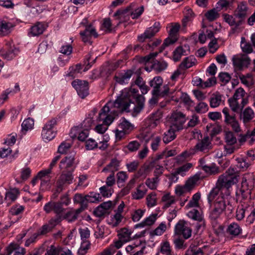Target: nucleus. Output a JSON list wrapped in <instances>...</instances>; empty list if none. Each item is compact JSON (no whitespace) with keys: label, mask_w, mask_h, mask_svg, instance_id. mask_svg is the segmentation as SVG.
<instances>
[{"label":"nucleus","mask_w":255,"mask_h":255,"mask_svg":"<svg viewBox=\"0 0 255 255\" xmlns=\"http://www.w3.org/2000/svg\"><path fill=\"white\" fill-rule=\"evenodd\" d=\"M144 102L145 98L138 93L137 89L133 88L132 83L129 90L123 93L114 102L110 101L103 107L97 119L102 124L97 126L95 130L98 133H104L118 114L124 111L131 112L133 117H136L143 109Z\"/></svg>","instance_id":"nucleus-1"},{"label":"nucleus","mask_w":255,"mask_h":255,"mask_svg":"<svg viewBox=\"0 0 255 255\" xmlns=\"http://www.w3.org/2000/svg\"><path fill=\"white\" fill-rule=\"evenodd\" d=\"M230 198L228 194L223 196L219 194L215 197L213 200H215L213 207L210 212L209 217L211 220H216L223 213L229 214L232 212L234 207L230 202Z\"/></svg>","instance_id":"nucleus-2"},{"label":"nucleus","mask_w":255,"mask_h":255,"mask_svg":"<svg viewBox=\"0 0 255 255\" xmlns=\"http://www.w3.org/2000/svg\"><path fill=\"white\" fill-rule=\"evenodd\" d=\"M238 180L235 177L227 176V174H222L219 177L216 187L213 188L208 195V199L211 202L218 194L224 193L229 195V189L232 185L237 183Z\"/></svg>","instance_id":"nucleus-3"},{"label":"nucleus","mask_w":255,"mask_h":255,"mask_svg":"<svg viewBox=\"0 0 255 255\" xmlns=\"http://www.w3.org/2000/svg\"><path fill=\"white\" fill-rule=\"evenodd\" d=\"M255 185V178L253 175H246L242 179L241 188L237 191L238 198L245 199L250 197Z\"/></svg>","instance_id":"nucleus-4"},{"label":"nucleus","mask_w":255,"mask_h":255,"mask_svg":"<svg viewBox=\"0 0 255 255\" xmlns=\"http://www.w3.org/2000/svg\"><path fill=\"white\" fill-rule=\"evenodd\" d=\"M224 140L225 144L224 148L226 155L231 154L240 148V146L238 144V139L232 131L225 132Z\"/></svg>","instance_id":"nucleus-5"},{"label":"nucleus","mask_w":255,"mask_h":255,"mask_svg":"<svg viewBox=\"0 0 255 255\" xmlns=\"http://www.w3.org/2000/svg\"><path fill=\"white\" fill-rule=\"evenodd\" d=\"M74 180L72 171H62L56 182V191L60 193L67 186L72 184Z\"/></svg>","instance_id":"nucleus-6"},{"label":"nucleus","mask_w":255,"mask_h":255,"mask_svg":"<svg viewBox=\"0 0 255 255\" xmlns=\"http://www.w3.org/2000/svg\"><path fill=\"white\" fill-rule=\"evenodd\" d=\"M222 113L225 117V123L230 126L235 132H240L241 128L236 115L231 114L230 109L227 107L223 108Z\"/></svg>","instance_id":"nucleus-7"},{"label":"nucleus","mask_w":255,"mask_h":255,"mask_svg":"<svg viewBox=\"0 0 255 255\" xmlns=\"http://www.w3.org/2000/svg\"><path fill=\"white\" fill-rule=\"evenodd\" d=\"M57 124V119L52 118L47 121L42 128L41 135L45 141H48L53 139L56 135L54 128Z\"/></svg>","instance_id":"nucleus-8"},{"label":"nucleus","mask_w":255,"mask_h":255,"mask_svg":"<svg viewBox=\"0 0 255 255\" xmlns=\"http://www.w3.org/2000/svg\"><path fill=\"white\" fill-rule=\"evenodd\" d=\"M170 121L171 127L179 130L182 128L183 125L186 121L185 116L181 112H175L172 114Z\"/></svg>","instance_id":"nucleus-9"},{"label":"nucleus","mask_w":255,"mask_h":255,"mask_svg":"<svg viewBox=\"0 0 255 255\" xmlns=\"http://www.w3.org/2000/svg\"><path fill=\"white\" fill-rule=\"evenodd\" d=\"M174 232L176 235L182 236L185 239H187L191 237L192 230L188 226L187 223L180 220L175 227Z\"/></svg>","instance_id":"nucleus-10"},{"label":"nucleus","mask_w":255,"mask_h":255,"mask_svg":"<svg viewBox=\"0 0 255 255\" xmlns=\"http://www.w3.org/2000/svg\"><path fill=\"white\" fill-rule=\"evenodd\" d=\"M145 231H142L138 234H135L133 237L131 236L132 231L127 228L121 229L118 233V236L120 240L123 241L124 243H127L133 239H138L144 236Z\"/></svg>","instance_id":"nucleus-11"},{"label":"nucleus","mask_w":255,"mask_h":255,"mask_svg":"<svg viewBox=\"0 0 255 255\" xmlns=\"http://www.w3.org/2000/svg\"><path fill=\"white\" fill-rule=\"evenodd\" d=\"M72 86L77 91L78 95L82 98H84L88 94V83L85 81L76 80L72 82Z\"/></svg>","instance_id":"nucleus-12"},{"label":"nucleus","mask_w":255,"mask_h":255,"mask_svg":"<svg viewBox=\"0 0 255 255\" xmlns=\"http://www.w3.org/2000/svg\"><path fill=\"white\" fill-rule=\"evenodd\" d=\"M211 147V141L208 136H205L201 140H200L196 143L195 146L191 148L190 154H195L197 152H205L208 150Z\"/></svg>","instance_id":"nucleus-13"},{"label":"nucleus","mask_w":255,"mask_h":255,"mask_svg":"<svg viewBox=\"0 0 255 255\" xmlns=\"http://www.w3.org/2000/svg\"><path fill=\"white\" fill-rule=\"evenodd\" d=\"M150 86L153 88L152 91V97L149 100L150 105H154L157 104L159 96V76L154 77L150 82Z\"/></svg>","instance_id":"nucleus-14"},{"label":"nucleus","mask_w":255,"mask_h":255,"mask_svg":"<svg viewBox=\"0 0 255 255\" xmlns=\"http://www.w3.org/2000/svg\"><path fill=\"white\" fill-rule=\"evenodd\" d=\"M250 12L246 3H239L234 12L235 16L242 23L245 19Z\"/></svg>","instance_id":"nucleus-15"},{"label":"nucleus","mask_w":255,"mask_h":255,"mask_svg":"<svg viewBox=\"0 0 255 255\" xmlns=\"http://www.w3.org/2000/svg\"><path fill=\"white\" fill-rule=\"evenodd\" d=\"M72 252L67 247L52 245L47 249L45 255H71Z\"/></svg>","instance_id":"nucleus-16"},{"label":"nucleus","mask_w":255,"mask_h":255,"mask_svg":"<svg viewBox=\"0 0 255 255\" xmlns=\"http://www.w3.org/2000/svg\"><path fill=\"white\" fill-rule=\"evenodd\" d=\"M59 167L62 171H72L73 173L75 169L74 157L66 156L60 162Z\"/></svg>","instance_id":"nucleus-17"},{"label":"nucleus","mask_w":255,"mask_h":255,"mask_svg":"<svg viewBox=\"0 0 255 255\" xmlns=\"http://www.w3.org/2000/svg\"><path fill=\"white\" fill-rule=\"evenodd\" d=\"M251 59L247 55H236L233 58L234 66L239 69L247 67L250 64Z\"/></svg>","instance_id":"nucleus-18"},{"label":"nucleus","mask_w":255,"mask_h":255,"mask_svg":"<svg viewBox=\"0 0 255 255\" xmlns=\"http://www.w3.org/2000/svg\"><path fill=\"white\" fill-rule=\"evenodd\" d=\"M123 241L119 239V241H116L114 245H111L109 247L106 249L101 255H113L116 254V255H122V253L121 251H117L123 245Z\"/></svg>","instance_id":"nucleus-19"},{"label":"nucleus","mask_w":255,"mask_h":255,"mask_svg":"<svg viewBox=\"0 0 255 255\" xmlns=\"http://www.w3.org/2000/svg\"><path fill=\"white\" fill-rule=\"evenodd\" d=\"M228 103L232 111L238 113L242 111L248 103V100L244 99L242 102H241L231 98L228 100Z\"/></svg>","instance_id":"nucleus-20"},{"label":"nucleus","mask_w":255,"mask_h":255,"mask_svg":"<svg viewBox=\"0 0 255 255\" xmlns=\"http://www.w3.org/2000/svg\"><path fill=\"white\" fill-rule=\"evenodd\" d=\"M159 23H155L153 26L146 29L145 32L138 36V40L139 42H143L145 39L150 38L153 36L159 30Z\"/></svg>","instance_id":"nucleus-21"},{"label":"nucleus","mask_w":255,"mask_h":255,"mask_svg":"<svg viewBox=\"0 0 255 255\" xmlns=\"http://www.w3.org/2000/svg\"><path fill=\"white\" fill-rule=\"evenodd\" d=\"M210 106L211 108H217L224 103V97L219 92L212 94L210 98Z\"/></svg>","instance_id":"nucleus-22"},{"label":"nucleus","mask_w":255,"mask_h":255,"mask_svg":"<svg viewBox=\"0 0 255 255\" xmlns=\"http://www.w3.org/2000/svg\"><path fill=\"white\" fill-rule=\"evenodd\" d=\"M80 35L84 42L89 41L92 36L95 37H97L98 36L96 29L91 25L86 26L85 30L80 32Z\"/></svg>","instance_id":"nucleus-23"},{"label":"nucleus","mask_w":255,"mask_h":255,"mask_svg":"<svg viewBox=\"0 0 255 255\" xmlns=\"http://www.w3.org/2000/svg\"><path fill=\"white\" fill-rule=\"evenodd\" d=\"M190 48L188 45H184L177 47L173 53V59L174 61H179L183 55L189 54Z\"/></svg>","instance_id":"nucleus-24"},{"label":"nucleus","mask_w":255,"mask_h":255,"mask_svg":"<svg viewBox=\"0 0 255 255\" xmlns=\"http://www.w3.org/2000/svg\"><path fill=\"white\" fill-rule=\"evenodd\" d=\"M5 250L7 255L13 253L14 255H24L25 254V249L14 243H10Z\"/></svg>","instance_id":"nucleus-25"},{"label":"nucleus","mask_w":255,"mask_h":255,"mask_svg":"<svg viewBox=\"0 0 255 255\" xmlns=\"http://www.w3.org/2000/svg\"><path fill=\"white\" fill-rule=\"evenodd\" d=\"M242 228L235 222L230 224L226 229V233L232 237H236L242 233Z\"/></svg>","instance_id":"nucleus-26"},{"label":"nucleus","mask_w":255,"mask_h":255,"mask_svg":"<svg viewBox=\"0 0 255 255\" xmlns=\"http://www.w3.org/2000/svg\"><path fill=\"white\" fill-rule=\"evenodd\" d=\"M131 6L127 7L125 9H121L117 11L114 13V16H118V18L121 21H128L129 20L130 17H131L130 12Z\"/></svg>","instance_id":"nucleus-27"},{"label":"nucleus","mask_w":255,"mask_h":255,"mask_svg":"<svg viewBox=\"0 0 255 255\" xmlns=\"http://www.w3.org/2000/svg\"><path fill=\"white\" fill-rule=\"evenodd\" d=\"M133 74V71L128 70L124 73L120 74L115 77L116 81L120 84H125L128 82L129 79Z\"/></svg>","instance_id":"nucleus-28"},{"label":"nucleus","mask_w":255,"mask_h":255,"mask_svg":"<svg viewBox=\"0 0 255 255\" xmlns=\"http://www.w3.org/2000/svg\"><path fill=\"white\" fill-rule=\"evenodd\" d=\"M184 17L182 20V26L186 27L188 24L191 22L195 17V14L189 7L185 8L184 11Z\"/></svg>","instance_id":"nucleus-29"},{"label":"nucleus","mask_w":255,"mask_h":255,"mask_svg":"<svg viewBox=\"0 0 255 255\" xmlns=\"http://www.w3.org/2000/svg\"><path fill=\"white\" fill-rule=\"evenodd\" d=\"M44 29L45 27L43 23L40 22H36L30 28L28 35L31 36H38L43 32Z\"/></svg>","instance_id":"nucleus-30"},{"label":"nucleus","mask_w":255,"mask_h":255,"mask_svg":"<svg viewBox=\"0 0 255 255\" xmlns=\"http://www.w3.org/2000/svg\"><path fill=\"white\" fill-rule=\"evenodd\" d=\"M96 114V111L93 110L89 116L86 118L81 125L82 129H87L89 130L94 125L93 117Z\"/></svg>","instance_id":"nucleus-31"},{"label":"nucleus","mask_w":255,"mask_h":255,"mask_svg":"<svg viewBox=\"0 0 255 255\" xmlns=\"http://www.w3.org/2000/svg\"><path fill=\"white\" fill-rule=\"evenodd\" d=\"M18 49L14 47H11L10 49L5 52V50L2 48H0V55L2 57L7 60H10L14 58L16 55L18 53Z\"/></svg>","instance_id":"nucleus-32"},{"label":"nucleus","mask_w":255,"mask_h":255,"mask_svg":"<svg viewBox=\"0 0 255 255\" xmlns=\"http://www.w3.org/2000/svg\"><path fill=\"white\" fill-rule=\"evenodd\" d=\"M157 214H153L145 219L141 223L135 225V228H143L153 225L157 219Z\"/></svg>","instance_id":"nucleus-33"},{"label":"nucleus","mask_w":255,"mask_h":255,"mask_svg":"<svg viewBox=\"0 0 255 255\" xmlns=\"http://www.w3.org/2000/svg\"><path fill=\"white\" fill-rule=\"evenodd\" d=\"M167 28L168 29L169 36L172 38H177V34L180 28V24L179 23H170L168 25Z\"/></svg>","instance_id":"nucleus-34"},{"label":"nucleus","mask_w":255,"mask_h":255,"mask_svg":"<svg viewBox=\"0 0 255 255\" xmlns=\"http://www.w3.org/2000/svg\"><path fill=\"white\" fill-rule=\"evenodd\" d=\"M255 117V113L250 107L246 108L241 115V118L242 119L244 123H247L251 121Z\"/></svg>","instance_id":"nucleus-35"},{"label":"nucleus","mask_w":255,"mask_h":255,"mask_svg":"<svg viewBox=\"0 0 255 255\" xmlns=\"http://www.w3.org/2000/svg\"><path fill=\"white\" fill-rule=\"evenodd\" d=\"M87 207L81 206L80 208L75 211H68L65 213L66 219L69 222H73L77 219L78 215L82 212Z\"/></svg>","instance_id":"nucleus-36"},{"label":"nucleus","mask_w":255,"mask_h":255,"mask_svg":"<svg viewBox=\"0 0 255 255\" xmlns=\"http://www.w3.org/2000/svg\"><path fill=\"white\" fill-rule=\"evenodd\" d=\"M34 121L31 118H28L24 120L21 124V132L25 134L27 131L33 128Z\"/></svg>","instance_id":"nucleus-37"},{"label":"nucleus","mask_w":255,"mask_h":255,"mask_svg":"<svg viewBox=\"0 0 255 255\" xmlns=\"http://www.w3.org/2000/svg\"><path fill=\"white\" fill-rule=\"evenodd\" d=\"M201 178V173L198 172L193 176L190 177L184 185L187 189L191 191Z\"/></svg>","instance_id":"nucleus-38"},{"label":"nucleus","mask_w":255,"mask_h":255,"mask_svg":"<svg viewBox=\"0 0 255 255\" xmlns=\"http://www.w3.org/2000/svg\"><path fill=\"white\" fill-rule=\"evenodd\" d=\"M120 161L117 159H112L111 162L103 169V171H110L112 173L114 172L119 169Z\"/></svg>","instance_id":"nucleus-39"},{"label":"nucleus","mask_w":255,"mask_h":255,"mask_svg":"<svg viewBox=\"0 0 255 255\" xmlns=\"http://www.w3.org/2000/svg\"><path fill=\"white\" fill-rule=\"evenodd\" d=\"M196 63L195 58L193 56H190L185 58L180 64V68L181 69L185 70L195 65Z\"/></svg>","instance_id":"nucleus-40"},{"label":"nucleus","mask_w":255,"mask_h":255,"mask_svg":"<svg viewBox=\"0 0 255 255\" xmlns=\"http://www.w3.org/2000/svg\"><path fill=\"white\" fill-rule=\"evenodd\" d=\"M12 27V24L11 23L0 21V36H4L9 33Z\"/></svg>","instance_id":"nucleus-41"},{"label":"nucleus","mask_w":255,"mask_h":255,"mask_svg":"<svg viewBox=\"0 0 255 255\" xmlns=\"http://www.w3.org/2000/svg\"><path fill=\"white\" fill-rule=\"evenodd\" d=\"M119 127L127 133H129L133 129V126L125 118L121 120Z\"/></svg>","instance_id":"nucleus-42"},{"label":"nucleus","mask_w":255,"mask_h":255,"mask_svg":"<svg viewBox=\"0 0 255 255\" xmlns=\"http://www.w3.org/2000/svg\"><path fill=\"white\" fill-rule=\"evenodd\" d=\"M175 202L174 197L171 196L170 194L167 193L165 194L162 198V208L165 209L168 208L171 204H173Z\"/></svg>","instance_id":"nucleus-43"},{"label":"nucleus","mask_w":255,"mask_h":255,"mask_svg":"<svg viewBox=\"0 0 255 255\" xmlns=\"http://www.w3.org/2000/svg\"><path fill=\"white\" fill-rule=\"evenodd\" d=\"M19 194L17 188H13L7 191L5 195V199L7 201L12 202L16 200Z\"/></svg>","instance_id":"nucleus-44"},{"label":"nucleus","mask_w":255,"mask_h":255,"mask_svg":"<svg viewBox=\"0 0 255 255\" xmlns=\"http://www.w3.org/2000/svg\"><path fill=\"white\" fill-rule=\"evenodd\" d=\"M176 130H177L176 128L171 127L170 126V129L166 132H165L163 137L164 142L167 143L173 140L175 137V131Z\"/></svg>","instance_id":"nucleus-45"},{"label":"nucleus","mask_w":255,"mask_h":255,"mask_svg":"<svg viewBox=\"0 0 255 255\" xmlns=\"http://www.w3.org/2000/svg\"><path fill=\"white\" fill-rule=\"evenodd\" d=\"M232 98L242 102V100H248L247 94L242 88H238L233 95Z\"/></svg>","instance_id":"nucleus-46"},{"label":"nucleus","mask_w":255,"mask_h":255,"mask_svg":"<svg viewBox=\"0 0 255 255\" xmlns=\"http://www.w3.org/2000/svg\"><path fill=\"white\" fill-rule=\"evenodd\" d=\"M123 217L122 214L116 213L114 215L111 216L108 221V223L113 227L118 226L121 222Z\"/></svg>","instance_id":"nucleus-47"},{"label":"nucleus","mask_w":255,"mask_h":255,"mask_svg":"<svg viewBox=\"0 0 255 255\" xmlns=\"http://www.w3.org/2000/svg\"><path fill=\"white\" fill-rule=\"evenodd\" d=\"M203 170L209 174H216L219 173V169L214 163L210 165H203Z\"/></svg>","instance_id":"nucleus-48"},{"label":"nucleus","mask_w":255,"mask_h":255,"mask_svg":"<svg viewBox=\"0 0 255 255\" xmlns=\"http://www.w3.org/2000/svg\"><path fill=\"white\" fill-rule=\"evenodd\" d=\"M201 194L199 193H197L193 195L192 196V199L189 201V202L186 206L185 208L186 209H189L190 208H194L197 207L199 206V200L200 199Z\"/></svg>","instance_id":"nucleus-49"},{"label":"nucleus","mask_w":255,"mask_h":255,"mask_svg":"<svg viewBox=\"0 0 255 255\" xmlns=\"http://www.w3.org/2000/svg\"><path fill=\"white\" fill-rule=\"evenodd\" d=\"M145 193L146 191L144 189V185H140L137 187L136 191L132 194V196L134 199L138 200L142 198Z\"/></svg>","instance_id":"nucleus-50"},{"label":"nucleus","mask_w":255,"mask_h":255,"mask_svg":"<svg viewBox=\"0 0 255 255\" xmlns=\"http://www.w3.org/2000/svg\"><path fill=\"white\" fill-rule=\"evenodd\" d=\"M12 150L10 147L0 148V157L2 158L9 157L10 160L14 159V154L11 155Z\"/></svg>","instance_id":"nucleus-51"},{"label":"nucleus","mask_w":255,"mask_h":255,"mask_svg":"<svg viewBox=\"0 0 255 255\" xmlns=\"http://www.w3.org/2000/svg\"><path fill=\"white\" fill-rule=\"evenodd\" d=\"M75 204H80L83 207H87L86 196H83L82 194L77 193L73 198Z\"/></svg>","instance_id":"nucleus-52"},{"label":"nucleus","mask_w":255,"mask_h":255,"mask_svg":"<svg viewBox=\"0 0 255 255\" xmlns=\"http://www.w3.org/2000/svg\"><path fill=\"white\" fill-rule=\"evenodd\" d=\"M135 183V179L134 178L131 179L127 184L126 186L122 189L120 192V195L124 196L128 195L129 193L130 190L133 187Z\"/></svg>","instance_id":"nucleus-53"},{"label":"nucleus","mask_w":255,"mask_h":255,"mask_svg":"<svg viewBox=\"0 0 255 255\" xmlns=\"http://www.w3.org/2000/svg\"><path fill=\"white\" fill-rule=\"evenodd\" d=\"M187 216L195 221H201L203 218L202 215L199 212L198 210L195 209H193L189 211L187 213Z\"/></svg>","instance_id":"nucleus-54"},{"label":"nucleus","mask_w":255,"mask_h":255,"mask_svg":"<svg viewBox=\"0 0 255 255\" xmlns=\"http://www.w3.org/2000/svg\"><path fill=\"white\" fill-rule=\"evenodd\" d=\"M237 166L242 170H246L250 165V163L247 161V159L242 157L236 158Z\"/></svg>","instance_id":"nucleus-55"},{"label":"nucleus","mask_w":255,"mask_h":255,"mask_svg":"<svg viewBox=\"0 0 255 255\" xmlns=\"http://www.w3.org/2000/svg\"><path fill=\"white\" fill-rule=\"evenodd\" d=\"M130 12H131V17L132 19H137L138 18L143 12L144 11V6H141L139 7L133 9L132 8L133 5H130Z\"/></svg>","instance_id":"nucleus-56"},{"label":"nucleus","mask_w":255,"mask_h":255,"mask_svg":"<svg viewBox=\"0 0 255 255\" xmlns=\"http://www.w3.org/2000/svg\"><path fill=\"white\" fill-rule=\"evenodd\" d=\"M224 20L231 26H238L241 24L240 21L236 20L235 18L229 14H226L224 15Z\"/></svg>","instance_id":"nucleus-57"},{"label":"nucleus","mask_w":255,"mask_h":255,"mask_svg":"<svg viewBox=\"0 0 255 255\" xmlns=\"http://www.w3.org/2000/svg\"><path fill=\"white\" fill-rule=\"evenodd\" d=\"M177 40V38H172L168 36L163 41L162 45L160 46V53L166 49L170 45H173Z\"/></svg>","instance_id":"nucleus-58"},{"label":"nucleus","mask_w":255,"mask_h":255,"mask_svg":"<svg viewBox=\"0 0 255 255\" xmlns=\"http://www.w3.org/2000/svg\"><path fill=\"white\" fill-rule=\"evenodd\" d=\"M150 127L154 128L159 124V113L158 111L152 114L149 118Z\"/></svg>","instance_id":"nucleus-59"},{"label":"nucleus","mask_w":255,"mask_h":255,"mask_svg":"<svg viewBox=\"0 0 255 255\" xmlns=\"http://www.w3.org/2000/svg\"><path fill=\"white\" fill-rule=\"evenodd\" d=\"M241 47L243 51L247 53H251L253 52V48L251 44L246 41L245 38L242 37Z\"/></svg>","instance_id":"nucleus-60"},{"label":"nucleus","mask_w":255,"mask_h":255,"mask_svg":"<svg viewBox=\"0 0 255 255\" xmlns=\"http://www.w3.org/2000/svg\"><path fill=\"white\" fill-rule=\"evenodd\" d=\"M205 16L209 21H212L216 19L219 16V14L217 9L213 8L208 11Z\"/></svg>","instance_id":"nucleus-61"},{"label":"nucleus","mask_w":255,"mask_h":255,"mask_svg":"<svg viewBox=\"0 0 255 255\" xmlns=\"http://www.w3.org/2000/svg\"><path fill=\"white\" fill-rule=\"evenodd\" d=\"M52 172V170L49 168L42 170L37 173V178H39V179H51V176L50 175Z\"/></svg>","instance_id":"nucleus-62"},{"label":"nucleus","mask_w":255,"mask_h":255,"mask_svg":"<svg viewBox=\"0 0 255 255\" xmlns=\"http://www.w3.org/2000/svg\"><path fill=\"white\" fill-rule=\"evenodd\" d=\"M54 212L56 214V216H65V213H64V211L65 210L63 208L61 203H59V202H54Z\"/></svg>","instance_id":"nucleus-63"},{"label":"nucleus","mask_w":255,"mask_h":255,"mask_svg":"<svg viewBox=\"0 0 255 255\" xmlns=\"http://www.w3.org/2000/svg\"><path fill=\"white\" fill-rule=\"evenodd\" d=\"M190 192V191L187 189L185 185L183 186L179 185H177L175 189V193L178 196H181Z\"/></svg>","instance_id":"nucleus-64"}]
</instances>
